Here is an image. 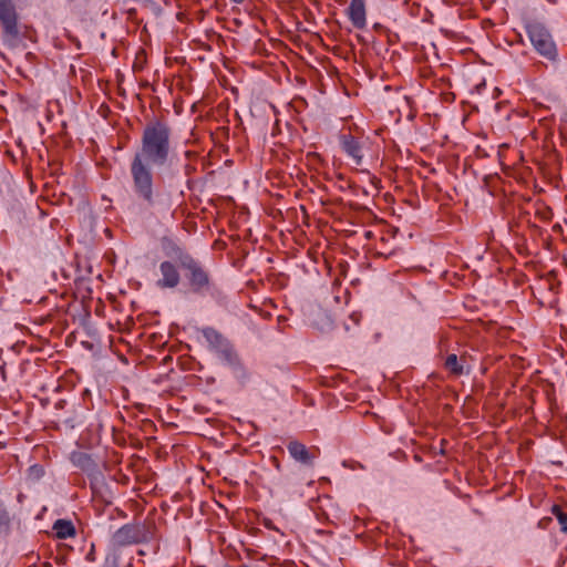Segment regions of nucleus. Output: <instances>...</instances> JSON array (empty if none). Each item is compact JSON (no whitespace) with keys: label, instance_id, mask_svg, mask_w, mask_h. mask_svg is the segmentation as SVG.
I'll return each mask as SVG.
<instances>
[{"label":"nucleus","instance_id":"obj_18","mask_svg":"<svg viewBox=\"0 0 567 567\" xmlns=\"http://www.w3.org/2000/svg\"><path fill=\"white\" fill-rule=\"evenodd\" d=\"M42 566H43V567H52L51 563H48V561H47V563H43V565H42Z\"/></svg>","mask_w":567,"mask_h":567},{"label":"nucleus","instance_id":"obj_16","mask_svg":"<svg viewBox=\"0 0 567 567\" xmlns=\"http://www.w3.org/2000/svg\"><path fill=\"white\" fill-rule=\"evenodd\" d=\"M30 472H31V474H34L35 476H38V477H39V476H41V475H42L43 470H42V467H40V466H32V467L30 468Z\"/></svg>","mask_w":567,"mask_h":567},{"label":"nucleus","instance_id":"obj_6","mask_svg":"<svg viewBox=\"0 0 567 567\" xmlns=\"http://www.w3.org/2000/svg\"><path fill=\"white\" fill-rule=\"evenodd\" d=\"M161 278L156 281V285L161 289H173L176 288L181 282V275L177 266L173 262L165 260L159 264Z\"/></svg>","mask_w":567,"mask_h":567},{"label":"nucleus","instance_id":"obj_13","mask_svg":"<svg viewBox=\"0 0 567 567\" xmlns=\"http://www.w3.org/2000/svg\"><path fill=\"white\" fill-rule=\"evenodd\" d=\"M11 520L10 513L0 506V537L9 536L11 532Z\"/></svg>","mask_w":567,"mask_h":567},{"label":"nucleus","instance_id":"obj_5","mask_svg":"<svg viewBox=\"0 0 567 567\" xmlns=\"http://www.w3.org/2000/svg\"><path fill=\"white\" fill-rule=\"evenodd\" d=\"M146 538L145 528L138 524H127L118 528L112 537V540L117 546H126L131 544H138Z\"/></svg>","mask_w":567,"mask_h":567},{"label":"nucleus","instance_id":"obj_2","mask_svg":"<svg viewBox=\"0 0 567 567\" xmlns=\"http://www.w3.org/2000/svg\"><path fill=\"white\" fill-rule=\"evenodd\" d=\"M526 34L535 51L545 60L555 62L558 56L556 43L547 27L538 21L525 24Z\"/></svg>","mask_w":567,"mask_h":567},{"label":"nucleus","instance_id":"obj_17","mask_svg":"<svg viewBox=\"0 0 567 567\" xmlns=\"http://www.w3.org/2000/svg\"><path fill=\"white\" fill-rule=\"evenodd\" d=\"M274 462H275V466H276L277 468H279V467H280V463H279V461H278L276 457H274Z\"/></svg>","mask_w":567,"mask_h":567},{"label":"nucleus","instance_id":"obj_3","mask_svg":"<svg viewBox=\"0 0 567 567\" xmlns=\"http://www.w3.org/2000/svg\"><path fill=\"white\" fill-rule=\"evenodd\" d=\"M174 250L179 267L186 271L189 289L195 293H200L207 289L209 287V276L203 266L182 248L176 246Z\"/></svg>","mask_w":567,"mask_h":567},{"label":"nucleus","instance_id":"obj_1","mask_svg":"<svg viewBox=\"0 0 567 567\" xmlns=\"http://www.w3.org/2000/svg\"><path fill=\"white\" fill-rule=\"evenodd\" d=\"M172 153L169 125L161 121L147 123L142 133L141 146L132 158L130 173L134 195L153 214L164 215L172 208L171 194L155 186L152 172V166L167 165Z\"/></svg>","mask_w":567,"mask_h":567},{"label":"nucleus","instance_id":"obj_15","mask_svg":"<svg viewBox=\"0 0 567 567\" xmlns=\"http://www.w3.org/2000/svg\"><path fill=\"white\" fill-rule=\"evenodd\" d=\"M320 321H316L315 324L320 331H328L331 328V320L330 317L326 313H320Z\"/></svg>","mask_w":567,"mask_h":567},{"label":"nucleus","instance_id":"obj_19","mask_svg":"<svg viewBox=\"0 0 567 567\" xmlns=\"http://www.w3.org/2000/svg\"><path fill=\"white\" fill-rule=\"evenodd\" d=\"M240 567H249V566H247V565H243V566H240Z\"/></svg>","mask_w":567,"mask_h":567},{"label":"nucleus","instance_id":"obj_14","mask_svg":"<svg viewBox=\"0 0 567 567\" xmlns=\"http://www.w3.org/2000/svg\"><path fill=\"white\" fill-rule=\"evenodd\" d=\"M551 514L557 518L560 530L567 533V513H565L559 505H554L551 507Z\"/></svg>","mask_w":567,"mask_h":567},{"label":"nucleus","instance_id":"obj_9","mask_svg":"<svg viewBox=\"0 0 567 567\" xmlns=\"http://www.w3.org/2000/svg\"><path fill=\"white\" fill-rule=\"evenodd\" d=\"M443 367L453 377H461L470 373L468 357L466 354H462L460 357L455 353L447 354Z\"/></svg>","mask_w":567,"mask_h":567},{"label":"nucleus","instance_id":"obj_7","mask_svg":"<svg viewBox=\"0 0 567 567\" xmlns=\"http://www.w3.org/2000/svg\"><path fill=\"white\" fill-rule=\"evenodd\" d=\"M287 450L290 456L298 463L312 466L313 461L317 457V449H308L305 444L299 441H290L287 444Z\"/></svg>","mask_w":567,"mask_h":567},{"label":"nucleus","instance_id":"obj_11","mask_svg":"<svg viewBox=\"0 0 567 567\" xmlns=\"http://www.w3.org/2000/svg\"><path fill=\"white\" fill-rule=\"evenodd\" d=\"M203 336L213 348L225 352L227 357L231 355L233 351L228 347L226 339L217 330L214 328H206L203 330Z\"/></svg>","mask_w":567,"mask_h":567},{"label":"nucleus","instance_id":"obj_20","mask_svg":"<svg viewBox=\"0 0 567 567\" xmlns=\"http://www.w3.org/2000/svg\"><path fill=\"white\" fill-rule=\"evenodd\" d=\"M29 567H35V566H29Z\"/></svg>","mask_w":567,"mask_h":567},{"label":"nucleus","instance_id":"obj_10","mask_svg":"<svg viewBox=\"0 0 567 567\" xmlns=\"http://www.w3.org/2000/svg\"><path fill=\"white\" fill-rule=\"evenodd\" d=\"M349 20L357 29H364L367 25L365 0H351L347 9Z\"/></svg>","mask_w":567,"mask_h":567},{"label":"nucleus","instance_id":"obj_8","mask_svg":"<svg viewBox=\"0 0 567 567\" xmlns=\"http://www.w3.org/2000/svg\"><path fill=\"white\" fill-rule=\"evenodd\" d=\"M339 142L342 151L352 158L355 165H360L363 159L361 143L351 134H341Z\"/></svg>","mask_w":567,"mask_h":567},{"label":"nucleus","instance_id":"obj_4","mask_svg":"<svg viewBox=\"0 0 567 567\" xmlns=\"http://www.w3.org/2000/svg\"><path fill=\"white\" fill-rule=\"evenodd\" d=\"M0 22L8 41L18 39V17L12 0H0Z\"/></svg>","mask_w":567,"mask_h":567},{"label":"nucleus","instance_id":"obj_12","mask_svg":"<svg viewBox=\"0 0 567 567\" xmlns=\"http://www.w3.org/2000/svg\"><path fill=\"white\" fill-rule=\"evenodd\" d=\"M53 530L59 539H66L75 535V528L71 520L58 519L53 524Z\"/></svg>","mask_w":567,"mask_h":567}]
</instances>
